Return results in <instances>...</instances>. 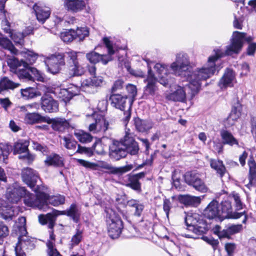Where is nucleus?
I'll return each mask as SVG.
<instances>
[{"instance_id": "4d7b16f0", "label": "nucleus", "mask_w": 256, "mask_h": 256, "mask_svg": "<svg viewBox=\"0 0 256 256\" xmlns=\"http://www.w3.org/2000/svg\"><path fill=\"white\" fill-rule=\"evenodd\" d=\"M8 234V227L3 222H0V244L2 243L4 238L6 237Z\"/></svg>"}, {"instance_id": "7ed1b4c3", "label": "nucleus", "mask_w": 256, "mask_h": 256, "mask_svg": "<svg viewBox=\"0 0 256 256\" xmlns=\"http://www.w3.org/2000/svg\"><path fill=\"white\" fill-rule=\"evenodd\" d=\"M140 148L138 143L132 137L130 130L126 131V134L120 141L114 140L110 147V156L116 160L125 158L128 154L130 155L138 154Z\"/></svg>"}, {"instance_id": "9b49d317", "label": "nucleus", "mask_w": 256, "mask_h": 256, "mask_svg": "<svg viewBox=\"0 0 256 256\" xmlns=\"http://www.w3.org/2000/svg\"><path fill=\"white\" fill-rule=\"evenodd\" d=\"M220 207L221 220L226 218L237 219L240 218L244 214V212H233L232 211L231 202L229 200L222 202Z\"/></svg>"}, {"instance_id": "79ce46f5", "label": "nucleus", "mask_w": 256, "mask_h": 256, "mask_svg": "<svg viewBox=\"0 0 256 256\" xmlns=\"http://www.w3.org/2000/svg\"><path fill=\"white\" fill-rule=\"evenodd\" d=\"M74 33L75 35L76 38L78 41H82L88 36L89 30L86 27L78 28L76 30H74Z\"/></svg>"}, {"instance_id": "09e8293b", "label": "nucleus", "mask_w": 256, "mask_h": 256, "mask_svg": "<svg viewBox=\"0 0 256 256\" xmlns=\"http://www.w3.org/2000/svg\"><path fill=\"white\" fill-rule=\"evenodd\" d=\"M91 82V79L89 78L84 80L81 83V88L82 90L88 92H96L95 88Z\"/></svg>"}, {"instance_id": "ddd939ff", "label": "nucleus", "mask_w": 256, "mask_h": 256, "mask_svg": "<svg viewBox=\"0 0 256 256\" xmlns=\"http://www.w3.org/2000/svg\"><path fill=\"white\" fill-rule=\"evenodd\" d=\"M41 106L46 112H54L58 110V104L49 94H45L41 98Z\"/></svg>"}, {"instance_id": "de8ad7c7", "label": "nucleus", "mask_w": 256, "mask_h": 256, "mask_svg": "<svg viewBox=\"0 0 256 256\" xmlns=\"http://www.w3.org/2000/svg\"><path fill=\"white\" fill-rule=\"evenodd\" d=\"M66 58L68 66L78 62L77 52L74 51H69L64 53Z\"/></svg>"}, {"instance_id": "13d9d810", "label": "nucleus", "mask_w": 256, "mask_h": 256, "mask_svg": "<svg viewBox=\"0 0 256 256\" xmlns=\"http://www.w3.org/2000/svg\"><path fill=\"white\" fill-rule=\"evenodd\" d=\"M228 198L230 200H234L235 202L236 207L237 210H240L242 208V204L241 202L240 196L238 194L233 193L230 194Z\"/></svg>"}, {"instance_id": "c9c22d12", "label": "nucleus", "mask_w": 256, "mask_h": 256, "mask_svg": "<svg viewBox=\"0 0 256 256\" xmlns=\"http://www.w3.org/2000/svg\"><path fill=\"white\" fill-rule=\"evenodd\" d=\"M242 229V224H232L228 226L226 228L222 230L220 236H224V238H229L231 235L240 232Z\"/></svg>"}, {"instance_id": "20e7f679", "label": "nucleus", "mask_w": 256, "mask_h": 256, "mask_svg": "<svg viewBox=\"0 0 256 256\" xmlns=\"http://www.w3.org/2000/svg\"><path fill=\"white\" fill-rule=\"evenodd\" d=\"M8 64L20 80L25 81H34V79L38 81L44 80V77L40 72L28 66L23 60H19L18 58L12 57L8 59Z\"/></svg>"}, {"instance_id": "052dcab7", "label": "nucleus", "mask_w": 256, "mask_h": 256, "mask_svg": "<svg viewBox=\"0 0 256 256\" xmlns=\"http://www.w3.org/2000/svg\"><path fill=\"white\" fill-rule=\"evenodd\" d=\"M89 78L91 79V82L95 88L102 86L104 82V78L102 76H94Z\"/></svg>"}, {"instance_id": "473e14b6", "label": "nucleus", "mask_w": 256, "mask_h": 256, "mask_svg": "<svg viewBox=\"0 0 256 256\" xmlns=\"http://www.w3.org/2000/svg\"><path fill=\"white\" fill-rule=\"evenodd\" d=\"M13 207H4L0 209V218L6 221L12 220L17 214Z\"/></svg>"}, {"instance_id": "f03ea898", "label": "nucleus", "mask_w": 256, "mask_h": 256, "mask_svg": "<svg viewBox=\"0 0 256 256\" xmlns=\"http://www.w3.org/2000/svg\"><path fill=\"white\" fill-rule=\"evenodd\" d=\"M246 35L244 32L235 31L233 32L232 38L230 39V44L226 46L224 52L220 49L214 50V56L210 58L208 60L211 66L204 74L207 77L212 74L214 70V63L212 60H218L226 56H231L234 54H238L240 52L244 40L250 42L253 40L252 36L246 38Z\"/></svg>"}, {"instance_id": "8fccbe9b", "label": "nucleus", "mask_w": 256, "mask_h": 256, "mask_svg": "<svg viewBox=\"0 0 256 256\" xmlns=\"http://www.w3.org/2000/svg\"><path fill=\"white\" fill-rule=\"evenodd\" d=\"M74 32V30H66L61 33L60 38L64 42H71L74 39H76Z\"/></svg>"}, {"instance_id": "72a5a7b5", "label": "nucleus", "mask_w": 256, "mask_h": 256, "mask_svg": "<svg viewBox=\"0 0 256 256\" xmlns=\"http://www.w3.org/2000/svg\"><path fill=\"white\" fill-rule=\"evenodd\" d=\"M65 202V197L63 196H50L46 194V210L48 208V204H50L54 206L63 204Z\"/></svg>"}, {"instance_id": "5701e85b", "label": "nucleus", "mask_w": 256, "mask_h": 256, "mask_svg": "<svg viewBox=\"0 0 256 256\" xmlns=\"http://www.w3.org/2000/svg\"><path fill=\"white\" fill-rule=\"evenodd\" d=\"M54 212L56 216L66 215L72 218L74 222L76 223L78 222L79 221L80 215L77 206L74 204H72L69 208L66 210L59 211L54 210Z\"/></svg>"}, {"instance_id": "ea45409f", "label": "nucleus", "mask_w": 256, "mask_h": 256, "mask_svg": "<svg viewBox=\"0 0 256 256\" xmlns=\"http://www.w3.org/2000/svg\"><path fill=\"white\" fill-rule=\"evenodd\" d=\"M70 70V74L72 76H80L84 74V68L79 64V62L70 64L68 66Z\"/></svg>"}, {"instance_id": "f257e3e1", "label": "nucleus", "mask_w": 256, "mask_h": 256, "mask_svg": "<svg viewBox=\"0 0 256 256\" xmlns=\"http://www.w3.org/2000/svg\"><path fill=\"white\" fill-rule=\"evenodd\" d=\"M210 56L208 58L207 63L201 68H197L194 71L190 73L191 68L190 58L188 55L183 52H180L176 54L175 60L170 66V70L172 73L177 76L186 78L189 82L188 88L190 90L191 98H192L199 92L202 82L206 80L213 76L216 70V62L218 60H212L214 63V70L212 74L206 76L204 74L210 68L211 64L208 62Z\"/></svg>"}, {"instance_id": "a19ab883", "label": "nucleus", "mask_w": 256, "mask_h": 256, "mask_svg": "<svg viewBox=\"0 0 256 256\" xmlns=\"http://www.w3.org/2000/svg\"><path fill=\"white\" fill-rule=\"evenodd\" d=\"M26 224V218L22 216L18 218V222H16V226L20 234L18 237H21L22 236H26V234H27V232Z\"/></svg>"}, {"instance_id": "c03bdc74", "label": "nucleus", "mask_w": 256, "mask_h": 256, "mask_svg": "<svg viewBox=\"0 0 256 256\" xmlns=\"http://www.w3.org/2000/svg\"><path fill=\"white\" fill-rule=\"evenodd\" d=\"M74 135L81 142L83 143L90 142L92 139V136L90 134L84 131L75 132Z\"/></svg>"}, {"instance_id": "2eb2a0df", "label": "nucleus", "mask_w": 256, "mask_h": 256, "mask_svg": "<svg viewBox=\"0 0 256 256\" xmlns=\"http://www.w3.org/2000/svg\"><path fill=\"white\" fill-rule=\"evenodd\" d=\"M128 96L119 94H112L110 97L111 105L122 111H126L125 108L128 104L127 102Z\"/></svg>"}, {"instance_id": "c85d7f7f", "label": "nucleus", "mask_w": 256, "mask_h": 256, "mask_svg": "<svg viewBox=\"0 0 256 256\" xmlns=\"http://www.w3.org/2000/svg\"><path fill=\"white\" fill-rule=\"evenodd\" d=\"M37 20L44 23L50 15V11L48 8H42L35 4L33 6Z\"/></svg>"}, {"instance_id": "37998d69", "label": "nucleus", "mask_w": 256, "mask_h": 256, "mask_svg": "<svg viewBox=\"0 0 256 256\" xmlns=\"http://www.w3.org/2000/svg\"><path fill=\"white\" fill-rule=\"evenodd\" d=\"M242 109V105L240 103L236 102L233 106L228 116H230V118L232 120L236 121L240 116Z\"/></svg>"}, {"instance_id": "a18cd8bd", "label": "nucleus", "mask_w": 256, "mask_h": 256, "mask_svg": "<svg viewBox=\"0 0 256 256\" xmlns=\"http://www.w3.org/2000/svg\"><path fill=\"white\" fill-rule=\"evenodd\" d=\"M24 56L26 60V61L24 62H26L29 66V64H32L35 62L38 58V54L33 51L27 50L24 52Z\"/></svg>"}, {"instance_id": "bb28decb", "label": "nucleus", "mask_w": 256, "mask_h": 256, "mask_svg": "<svg viewBox=\"0 0 256 256\" xmlns=\"http://www.w3.org/2000/svg\"><path fill=\"white\" fill-rule=\"evenodd\" d=\"M220 134L223 144H228L231 146L234 145L240 146L238 140L234 137L230 132L226 130H220Z\"/></svg>"}, {"instance_id": "b1692460", "label": "nucleus", "mask_w": 256, "mask_h": 256, "mask_svg": "<svg viewBox=\"0 0 256 256\" xmlns=\"http://www.w3.org/2000/svg\"><path fill=\"white\" fill-rule=\"evenodd\" d=\"M47 116H44L38 112H28L24 118V123L28 124L46 122Z\"/></svg>"}, {"instance_id": "bf43d9fd", "label": "nucleus", "mask_w": 256, "mask_h": 256, "mask_svg": "<svg viewBox=\"0 0 256 256\" xmlns=\"http://www.w3.org/2000/svg\"><path fill=\"white\" fill-rule=\"evenodd\" d=\"M124 82L122 79H118L115 80L111 88L112 92L122 90L124 87Z\"/></svg>"}, {"instance_id": "9d476101", "label": "nucleus", "mask_w": 256, "mask_h": 256, "mask_svg": "<svg viewBox=\"0 0 256 256\" xmlns=\"http://www.w3.org/2000/svg\"><path fill=\"white\" fill-rule=\"evenodd\" d=\"M184 177L186 182L192 186L196 190L203 192L207 191L208 188L204 183L195 172H186Z\"/></svg>"}, {"instance_id": "5fc2aeb1", "label": "nucleus", "mask_w": 256, "mask_h": 256, "mask_svg": "<svg viewBox=\"0 0 256 256\" xmlns=\"http://www.w3.org/2000/svg\"><path fill=\"white\" fill-rule=\"evenodd\" d=\"M10 36L14 41L16 44L22 45L24 44V36L23 34L19 32H12Z\"/></svg>"}, {"instance_id": "393cba45", "label": "nucleus", "mask_w": 256, "mask_h": 256, "mask_svg": "<svg viewBox=\"0 0 256 256\" xmlns=\"http://www.w3.org/2000/svg\"><path fill=\"white\" fill-rule=\"evenodd\" d=\"M166 98L168 100L174 102H184L186 98V90L184 88L177 86L175 90L168 94Z\"/></svg>"}, {"instance_id": "cd10ccee", "label": "nucleus", "mask_w": 256, "mask_h": 256, "mask_svg": "<svg viewBox=\"0 0 256 256\" xmlns=\"http://www.w3.org/2000/svg\"><path fill=\"white\" fill-rule=\"evenodd\" d=\"M44 162L48 166L62 167L64 166V158L56 154H52L48 156Z\"/></svg>"}, {"instance_id": "4be33fe9", "label": "nucleus", "mask_w": 256, "mask_h": 256, "mask_svg": "<svg viewBox=\"0 0 256 256\" xmlns=\"http://www.w3.org/2000/svg\"><path fill=\"white\" fill-rule=\"evenodd\" d=\"M236 79V74L233 70L230 68H226L222 77L218 82V86L222 88L228 86H232L233 83Z\"/></svg>"}, {"instance_id": "0eeeda50", "label": "nucleus", "mask_w": 256, "mask_h": 256, "mask_svg": "<svg viewBox=\"0 0 256 256\" xmlns=\"http://www.w3.org/2000/svg\"><path fill=\"white\" fill-rule=\"evenodd\" d=\"M103 42L108 48V54H100L95 52H91L86 54V58L91 63L96 64L102 62L104 64H106L112 60L111 56L114 54V50L112 48V44L108 38H104Z\"/></svg>"}, {"instance_id": "a878e982", "label": "nucleus", "mask_w": 256, "mask_h": 256, "mask_svg": "<svg viewBox=\"0 0 256 256\" xmlns=\"http://www.w3.org/2000/svg\"><path fill=\"white\" fill-rule=\"evenodd\" d=\"M180 202L186 206L196 207L198 206L202 200L200 196H192L188 194L178 196Z\"/></svg>"}, {"instance_id": "39448f33", "label": "nucleus", "mask_w": 256, "mask_h": 256, "mask_svg": "<svg viewBox=\"0 0 256 256\" xmlns=\"http://www.w3.org/2000/svg\"><path fill=\"white\" fill-rule=\"evenodd\" d=\"M76 161L80 165L86 168L92 170L104 169L108 170L109 173L114 174H122L130 171L134 168V166L132 164L120 167H114L104 160H98L94 162L82 159H77Z\"/></svg>"}, {"instance_id": "4c0bfd02", "label": "nucleus", "mask_w": 256, "mask_h": 256, "mask_svg": "<svg viewBox=\"0 0 256 256\" xmlns=\"http://www.w3.org/2000/svg\"><path fill=\"white\" fill-rule=\"evenodd\" d=\"M0 46L9 50L12 54H16L18 50L14 48L12 42L3 36L0 33Z\"/></svg>"}, {"instance_id": "864d4df0", "label": "nucleus", "mask_w": 256, "mask_h": 256, "mask_svg": "<svg viewBox=\"0 0 256 256\" xmlns=\"http://www.w3.org/2000/svg\"><path fill=\"white\" fill-rule=\"evenodd\" d=\"M126 186L135 190H140V184L136 176H130L129 177V182L126 184Z\"/></svg>"}, {"instance_id": "338daca9", "label": "nucleus", "mask_w": 256, "mask_h": 256, "mask_svg": "<svg viewBox=\"0 0 256 256\" xmlns=\"http://www.w3.org/2000/svg\"><path fill=\"white\" fill-rule=\"evenodd\" d=\"M93 148L94 152L98 154H105L102 144L100 142L94 144L93 146Z\"/></svg>"}, {"instance_id": "58836bf2", "label": "nucleus", "mask_w": 256, "mask_h": 256, "mask_svg": "<svg viewBox=\"0 0 256 256\" xmlns=\"http://www.w3.org/2000/svg\"><path fill=\"white\" fill-rule=\"evenodd\" d=\"M248 164L250 168V182L246 186L248 187L252 184V181L256 179V163L252 157H250L248 161Z\"/></svg>"}, {"instance_id": "e2e57ef3", "label": "nucleus", "mask_w": 256, "mask_h": 256, "mask_svg": "<svg viewBox=\"0 0 256 256\" xmlns=\"http://www.w3.org/2000/svg\"><path fill=\"white\" fill-rule=\"evenodd\" d=\"M203 240L207 243L211 245L214 250L217 249L219 242L218 240H214L213 238H210L207 236H204Z\"/></svg>"}, {"instance_id": "423d86ee", "label": "nucleus", "mask_w": 256, "mask_h": 256, "mask_svg": "<svg viewBox=\"0 0 256 256\" xmlns=\"http://www.w3.org/2000/svg\"><path fill=\"white\" fill-rule=\"evenodd\" d=\"M106 222L109 236L112 239L118 238L124 228L120 218L112 210H108Z\"/></svg>"}, {"instance_id": "6e6552de", "label": "nucleus", "mask_w": 256, "mask_h": 256, "mask_svg": "<svg viewBox=\"0 0 256 256\" xmlns=\"http://www.w3.org/2000/svg\"><path fill=\"white\" fill-rule=\"evenodd\" d=\"M26 193L22 197L24 203L26 206L46 210V194L38 192L35 194L28 192L26 190Z\"/></svg>"}, {"instance_id": "c756f323", "label": "nucleus", "mask_w": 256, "mask_h": 256, "mask_svg": "<svg viewBox=\"0 0 256 256\" xmlns=\"http://www.w3.org/2000/svg\"><path fill=\"white\" fill-rule=\"evenodd\" d=\"M19 85V84L14 82L8 78L4 76L0 80V94L6 90H14Z\"/></svg>"}, {"instance_id": "2f4dec72", "label": "nucleus", "mask_w": 256, "mask_h": 256, "mask_svg": "<svg viewBox=\"0 0 256 256\" xmlns=\"http://www.w3.org/2000/svg\"><path fill=\"white\" fill-rule=\"evenodd\" d=\"M134 120L135 128L138 132H144L152 128V124L148 120L138 118H134Z\"/></svg>"}, {"instance_id": "412c9836", "label": "nucleus", "mask_w": 256, "mask_h": 256, "mask_svg": "<svg viewBox=\"0 0 256 256\" xmlns=\"http://www.w3.org/2000/svg\"><path fill=\"white\" fill-rule=\"evenodd\" d=\"M204 215L209 219L218 218L221 220L220 210L218 207V202L216 200L212 201L204 210Z\"/></svg>"}, {"instance_id": "f8f14e48", "label": "nucleus", "mask_w": 256, "mask_h": 256, "mask_svg": "<svg viewBox=\"0 0 256 256\" xmlns=\"http://www.w3.org/2000/svg\"><path fill=\"white\" fill-rule=\"evenodd\" d=\"M26 194L24 188L12 186L7 189L6 196L10 202L16 203Z\"/></svg>"}, {"instance_id": "a211bd4d", "label": "nucleus", "mask_w": 256, "mask_h": 256, "mask_svg": "<svg viewBox=\"0 0 256 256\" xmlns=\"http://www.w3.org/2000/svg\"><path fill=\"white\" fill-rule=\"evenodd\" d=\"M144 82L146 84V86L144 88V94L147 96L154 95L158 90L157 80L152 73L150 70H148V76L147 78L144 80Z\"/></svg>"}, {"instance_id": "7c9ffc66", "label": "nucleus", "mask_w": 256, "mask_h": 256, "mask_svg": "<svg viewBox=\"0 0 256 256\" xmlns=\"http://www.w3.org/2000/svg\"><path fill=\"white\" fill-rule=\"evenodd\" d=\"M35 240L28 236L18 237V244L20 245L25 250H29L34 248Z\"/></svg>"}, {"instance_id": "680f3d73", "label": "nucleus", "mask_w": 256, "mask_h": 256, "mask_svg": "<svg viewBox=\"0 0 256 256\" xmlns=\"http://www.w3.org/2000/svg\"><path fill=\"white\" fill-rule=\"evenodd\" d=\"M48 248V256H62L58 251L54 248L53 243L52 242H48L46 244Z\"/></svg>"}, {"instance_id": "dca6fc26", "label": "nucleus", "mask_w": 256, "mask_h": 256, "mask_svg": "<svg viewBox=\"0 0 256 256\" xmlns=\"http://www.w3.org/2000/svg\"><path fill=\"white\" fill-rule=\"evenodd\" d=\"M46 120V123L52 124V128L55 131L62 132L70 126L68 120L64 118H50L47 116Z\"/></svg>"}, {"instance_id": "6e6d98bb", "label": "nucleus", "mask_w": 256, "mask_h": 256, "mask_svg": "<svg viewBox=\"0 0 256 256\" xmlns=\"http://www.w3.org/2000/svg\"><path fill=\"white\" fill-rule=\"evenodd\" d=\"M21 93L23 97L28 99L36 96L35 89L31 87L22 90Z\"/></svg>"}, {"instance_id": "3c124183", "label": "nucleus", "mask_w": 256, "mask_h": 256, "mask_svg": "<svg viewBox=\"0 0 256 256\" xmlns=\"http://www.w3.org/2000/svg\"><path fill=\"white\" fill-rule=\"evenodd\" d=\"M82 238V231L78 229H76V234L72 236L70 240V248L78 245Z\"/></svg>"}, {"instance_id": "69168bd1", "label": "nucleus", "mask_w": 256, "mask_h": 256, "mask_svg": "<svg viewBox=\"0 0 256 256\" xmlns=\"http://www.w3.org/2000/svg\"><path fill=\"white\" fill-rule=\"evenodd\" d=\"M172 208V204L170 200L164 199L163 203V210L166 214V217L168 218L169 212Z\"/></svg>"}, {"instance_id": "f3484780", "label": "nucleus", "mask_w": 256, "mask_h": 256, "mask_svg": "<svg viewBox=\"0 0 256 256\" xmlns=\"http://www.w3.org/2000/svg\"><path fill=\"white\" fill-rule=\"evenodd\" d=\"M86 4L84 0H64V6L68 12L76 13L84 10Z\"/></svg>"}, {"instance_id": "aec40b11", "label": "nucleus", "mask_w": 256, "mask_h": 256, "mask_svg": "<svg viewBox=\"0 0 256 256\" xmlns=\"http://www.w3.org/2000/svg\"><path fill=\"white\" fill-rule=\"evenodd\" d=\"M167 65L157 63L154 66V69L158 74V78L159 82L164 86H166L170 84V80L168 74Z\"/></svg>"}, {"instance_id": "603ef678", "label": "nucleus", "mask_w": 256, "mask_h": 256, "mask_svg": "<svg viewBox=\"0 0 256 256\" xmlns=\"http://www.w3.org/2000/svg\"><path fill=\"white\" fill-rule=\"evenodd\" d=\"M98 128L99 132H105L108 128V122L102 116L97 118Z\"/></svg>"}, {"instance_id": "1a4fd4ad", "label": "nucleus", "mask_w": 256, "mask_h": 256, "mask_svg": "<svg viewBox=\"0 0 256 256\" xmlns=\"http://www.w3.org/2000/svg\"><path fill=\"white\" fill-rule=\"evenodd\" d=\"M46 64L49 72L53 74H58L66 64L65 55L64 53L52 54L47 58Z\"/></svg>"}, {"instance_id": "774afa93", "label": "nucleus", "mask_w": 256, "mask_h": 256, "mask_svg": "<svg viewBox=\"0 0 256 256\" xmlns=\"http://www.w3.org/2000/svg\"><path fill=\"white\" fill-rule=\"evenodd\" d=\"M24 250H26L20 245L17 244L15 247L16 256H26Z\"/></svg>"}, {"instance_id": "4468645a", "label": "nucleus", "mask_w": 256, "mask_h": 256, "mask_svg": "<svg viewBox=\"0 0 256 256\" xmlns=\"http://www.w3.org/2000/svg\"><path fill=\"white\" fill-rule=\"evenodd\" d=\"M22 175L24 182L32 188L34 187L39 178L38 172L29 168H24Z\"/></svg>"}, {"instance_id": "6ab92c4d", "label": "nucleus", "mask_w": 256, "mask_h": 256, "mask_svg": "<svg viewBox=\"0 0 256 256\" xmlns=\"http://www.w3.org/2000/svg\"><path fill=\"white\" fill-rule=\"evenodd\" d=\"M126 90L128 94L129 97L132 98L131 102L129 104L128 110L124 112V117L123 118L124 124L126 126L130 119L131 116V106L137 95V88L135 85L128 84L126 86Z\"/></svg>"}, {"instance_id": "0e129e2a", "label": "nucleus", "mask_w": 256, "mask_h": 256, "mask_svg": "<svg viewBox=\"0 0 256 256\" xmlns=\"http://www.w3.org/2000/svg\"><path fill=\"white\" fill-rule=\"evenodd\" d=\"M224 248L228 256H233L234 251L236 248V244L234 243H226Z\"/></svg>"}, {"instance_id": "49530a36", "label": "nucleus", "mask_w": 256, "mask_h": 256, "mask_svg": "<svg viewBox=\"0 0 256 256\" xmlns=\"http://www.w3.org/2000/svg\"><path fill=\"white\" fill-rule=\"evenodd\" d=\"M64 146L67 149L74 150L76 148L77 142L71 136H64Z\"/></svg>"}, {"instance_id": "e433bc0d", "label": "nucleus", "mask_w": 256, "mask_h": 256, "mask_svg": "<svg viewBox=\"0 0 256 256\" xmlns=\"http://www.w3.org/2000/svg\"><path fill=\"white\" fill-rule=\"evenodd\" d=\"M212 168L215 170L220 177H222L226 172V168L222 161L214 159L210 160Z\"/></svg>"}, {"instance_id": "f704fd0d", "label": "nucleus", "mask_w": 256, "mask_h": 256, "mask_svg": "<svg viewBox=\"0 0 256 256\" xmlns=\"http://www.w3.org/2000/svg\"><path fill=\"white\" fill-rule=\"evenodd\" d=\"M29 142L26 140H18L14 146V153L16 154H27Z\"/></svg>"}]
</instances>
